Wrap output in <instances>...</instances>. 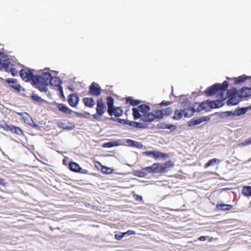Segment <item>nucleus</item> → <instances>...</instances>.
Listing matches in <instances>:
<instances>
[{
	"label": "nucleus",
	"mask_w": 251,
	"mask_h": 251,
	"mask_svg": "<svg viewBox=\"0 0 251 251\" xmlns=\"http://www.w3.org/2000/svg\"><path fill=\"white\" fill-rule=\"evenodd\" d=\"M52 75L50 72H42L40 75H35L33 79V86L41 92L46 93L48 91L47 86L49 85Z\"/></svg>",
	"instance_id": "obj_1"
},
{
	"label": "nucleus",
	"mask_w": 251,
	"mask_h": 251,
	"mask_svg": "<svg viewBox=\"0 0 251 251\" xmlns=\"http://www.w3.org/2000/svg\"><path fill=\"white\" fill-rule=\"evenodd\" d=\"M229 82L225 80L222 83H216L208 87L204 91L205 96L211 97L218 93V97H223L228 87Z\"/></svg>",
	"instance_id": "obj_2"
},
{
	"label": "nucleus",
	"mask_w": 251,
	"mask_h": 251,
	"mask_svg": "<svg viewBox=\"0 0 251 251\" xmlns=\"http://www.w3.org/2000/svg\"><path fill=\"white\" fill-rule=\"evenodd\" d=\"M54 103L56 105L59 110L63 113L66 114H71L72 113H74L80 118L88 119V116H86V114L79 112L73 111L64 104L59 103L56 102H54Z\"/></svg>",
	"instance_id": "obj_3"
},
{
	"label": "nucleus",
	"mask_w": 251,
	"mask_h": 251,
	"mask_svg": "<svg viewBox=\"0 0 251 251\" xmlns=\"http://www.w3.org/2000/svg\"><path fill=\"white\" fill-rule=\"evenodd\" d=\"M33 69L27 68V70L22 69L19 72V75L22 79L25 82L31 81V84L33 86V79L35 75L33 74Z\"/></svg>",
	"instance_id": "obj_4"
},
{
	"label": "nucleus",
	"mask_w": 251,
	"mask_h": 251,
	"mask_svg": "<svg viewBox=\"0 0 251 251\" xmlns=\"http://www.w3.org/2000/svg\"><path fill=\"white\" fill-rule=\"evenodd\" d=\"M150 174H163L164 171L162 164L159 163H154L151 166H147L143 168Z\"/></svg>",
	"instance_id": "obj_5"
},
{
	"label": "nucleus",
	"mask_w": 251,
	"mask_h": 251,
	"mask_svg": "<svg viewBox=\"0 0 251 251\" xmlns=\"http://www.w3.org/2000/svg\"><path fill=\"white\" fill-rule=\"evenodd\" d=\"M101 88L100 86L95 82H93L89 86L88 95L98 97L101 93Z\"/></svg>",
	"instance_id": "obj_6"
},
{
	"label": "nucleus",
	"mask_w": 251,
	"mask_h": 251,
	"mask_svg": "<svg viewBox=\"0 0 251 251\" xmlns=\"http://www.w3.org/2000/svg\"><path fill=\"white\" fill-rule=\"evenodd\" d=\"M6 83H7L9 86L13 89L16 90L18 92L21 91L25 92V89L24 88H22V86L16 78H9L5 80Z\"/></svg>",
	"instance_id": "obj_7"
},
{
	"label": "nucleus",
	"mask_w": 251,
	"mask_h": 251,
	"mask_svg": "<svg viewBox=\"0 0 251 251\" xmlns=\"http://www.w3.org/2000/svg\"><path fill=\"white\" fill-rule=\"evenodd\" d=\"M221 99H217L215 100H209V108L210 109H216L223 106L225 103L223 102L224 100H226V97H225V95L223 97H219Z\"/></svg>",
	"instance_id": "obj_8"
},
{
	"label": "nucleus",
	"mask_w": 251,
	"mask_h": 251,
	"mask_svg": "<svg viewBox=\"0 0 251 251\" xmlns=\"http://www.w3.org/2000/svg\"><path fill=\"white\" fill-rule=\"evenodd\" d=\"M96 112L100 116H102L106 111V106L105 102L102 98L97 100Z\"/></svg>",
	"instance_id": "obj_9"
},
{
	"label": "nucleus",
	"mask_w": 251,
	"mask_h": 251,
	"mask_svg": "<svg viewBox=\"0 0 251 251\" xmlns=\"http://www.w3.org/2000/svg\"><path fill=\"white\" fill-rule=\"evenodd\" d=\"M233 113V111H226L220 112H216L213 114L217 115L218 118L226 121L227 120L233 119L234 116Z\"/></svg>",
	"instance_id": "obj_10"
},
{
	"label": "nucleus",
	"mask_w": 251,
	"mask_h": 251,
	"mask_svg": "<svg viewBox=\"0 0 251 251\" xmlns=\"http://www.w3.org/2000/svg\"><path fill=\"white\" fill-rule=\"evenodd\" d=\"M79 98L75 93L70 94L68 97V102L72 107H76L79 102Z\"/></svg>",
	"instance_id": "obj_11"
},
{
	"label": "nucleus",
	"mask_w": 251,
	"mask_h": 251,
	"mask_svg": "<svg viewBox=\"0 0 251 251\" xmlns=\"http://www.w3.org/2000/svg\"><path fill=\"white\" fill-rule=\"evenodd\" d=\"M251 96V88L243 87L238 92V96L240 98H248Z\"/></svg>",
	"instance_id": "obj_12"
},
{
	"label": "nucleus",
	"mask_w": 251,
	"mask_h": 251,
	"mask_svg": "<svg viewBox=\"0 0 251 251\" xmlns=\"http://www.w3.org/2000/svg\"><path fill=\"white\" fill-rule=\"evenodd\" d=\"M58 126L64 130H71L75 127V124L74 123L67 122L66 123L59 122L57 123Z\"/></svg>",
	"instance_id": "obj_13"
},
{
	"label": "nucleus",
	"mask_w": 251,
	"mask_h": 251,
	"mask_svg": "<svg viewBox=\"0 0 251 251\" xmlns=\"http://www.w3.org/2000/svg\"><path fill=\"white\" fill-rule=\"evenodd\" d=\"M233 206L231 204H225L222 201H219L216 205V208L219 211H226L232 209Z\"/></svg>",
	"instance_id": "obj_14"
},
{
	"label": "nucleus",
	"mask_w": 251,
	"mask_h": 251,
	"mask_svg": "<svg viewBox=\"0 0 251 251\" xmlns=\"http://www.w3.org/2000/svg\"><path fill=\"white\" fill-rule=\"evenodd\" d=\"M63 81L58 76H53L50 79V84L57 88L62 87Z\"/></svg>",
	"instance_id": "obj_15"
},
{
	"label": "nucleus",
	"mask_w": 251,
	"mask_h": 251,
	"mask_svg": "<svg viewBox=\"0 0 251 251\" xmlns=\"http://www.w3.org/2000/svg\"><path fill=\"white\" fill-rule=\"evenodd\" d=\"M142 121L146 123H151L155 120L154 112H148L145 115H143Z\"/></svg>",
	"instance_id": "obj_16"
},
{
	"label": "nucleus",
	"mask_w": 251,
	"mask_h": 251,
	"mask_svg": "<svg viewBox=\"0 0 251 251\" xmlns=\"http://www.w3.org/2000/svg\"><path fill=\"white\" fill-rule=\"evenodd\" d=\"M85 106L91 108L95 104V101L93 98L85 97L82 100Z\"/></svg>",
	"instance_id": "obj_17"
},
{
	"label": "nucleus",
	"mask_w": 251,
	"mask_h": 251,
	"mask_svg": "<svg viewBox=\"0 0 251 251\" xmlns=\"http://www.w3.org/2000/svg\"><path fill=\"white\" fill-rule=\"evenodd\" d=\"M68 168L71 171L78 173L80 169V166L76 162L71 161L69 163Z\"/></svg>",
	"instance_id": "obj_18"
},
{
	"label": "nucleus",
	"mask_w": 251,
	"mask_h": 251,
	"mask_svg": "<svg viewBox=\"0 0 251 251\" xmlns=\"http://www.w3.org/2000/svg\"><path fill=\"white\" fill-rule=\"evenodd\" d=\"M247 112L246 107H238L235 110L233 111L234 117L235 116H240L245 114Z\"/></svg>",
	"instance_id": "obj_19"
},
{
	"label": "nucleus",
	"mask_w": 251,
	"mask_h": 251,
	"mask_svg": "<svg viewBox=\"0 0 251 251\" xmlns=\"http://www.w3.org/2000/svg\"><path fill=\"white\" fill-rule=\"evenodd\" d=\"M141 102V100L134 99L132 97H127L126 98V103H129L133 106H138Z\"/></svg>",
	"instance_id": "obj_20"
},
{
	"label": "nucleus",
	"mask_w": 251,
	"mask_h": 251,
	"mask_svg": "<svg viewBox=\"0 0 251 251\" xmlns=\"http://www.w3.org/2000/svg\"><path fill=\"white\" fill-rule=\"evenodd\" d=\"M1 66H2V69H3L5 72H9V68L11 64L9 56L4 58L3 60L1 61Z\"/></svg>",
	"instance_id": "obj_21"
},
{
	"label": "nucleus",
	"mask_w": 251,
	"mask_h": 251,
	"mask_svg": "<svg viewBox=\"0 0 251 251\" xmlns=\"http://www.w3.org/2000/svg\"><path fill=\"white\" fill-rule=\"evenodd\" d=\"M121 145L120 140H115L113 141H110L108 142L104 143L102 147L106 148H110L116 146Z\"/></svg>",
	"instance_id": "obj_22"
},
{
	"label": "nucleus",
	"mask_w": 251,
	"mask_h": 251,
	"mask_svg": "<svg viewBox=\"0 0 251 251\" xmlns=\"http://www.w3.org/2000/svg\"><path fill=\"white\" fill-rule=\"evenodd\" d=\"M169 157L168 153H165L163 152L154 150L153 158L157 160L159 158L166 159Z\"/></svg>",
	"instance_id": "obj_23"
},
{
	"label": "nucleus",
	"mask_w": 251,
	"mask_h": 251,
	"mask_svg": "<svg viewBox=\"0 0 251 251\" xmlns=\"http://www.w3.org/2000/svg\"><path fill=\"white\" fill-rule=\"evenodd\" d=\"M226 96L225 97L226 98H228L230 97L235 96L236 95H238V90L236 87H231L229 89H227V90L226 91Z\"/></svg>",
	"instance_id": "obj_24"
},
{
	"label": "nucleus",
	"mask_w": 251,
	"mask_h": 251,
	"mask_svg": "<svg viewBox=\"0 0 251 251\" xmlns=\"http://www.w3.org/2000/svg\"><path fill=\"white\" fill-rule=\"evenodd\" d=\"M251 76L243 75L235 78L234 83L235 84H240L245 82L247 80L250 79Z\"/></svg>",
	"instance_id": "obj_25"
},
{
	"label": "nucleus",
	"mask_w": 251,
	"mask_h": 251,
	"mask_svg": "<svg viewBox=\"0 0 251 251\" xmlns=\"http://www.w3.org/2000/svg\"><path fill=\"white\" fill-rule=\"evenodd\" d=\"M184 95H181L180 96V98L179 99V103L183 107H191V102L188 99H182Z\"/></svg>",
	"instance_id": "obj_26"
},
{
	"label": "nucleus",
	"mask_w": 251,
	"mask_h": 251,
	"mask_svg": "<svg viewBox=\"0 0 251 251\" xmlns=\"http://www.w3.org/2000/svg\"><path fill=\"white\" fill-rule=\"evenodd\" d=\"M132 115L133 117V119L135 120L140 119L141 121H142L143 115L141 114L140 112V111L137 108V107H133L132 108Z\"/></svg>",
	"instance_id": "obj_27"
},
{
	"label": "nucleus",
	"mask_w": 251,
	"mask_h": 251,
	"mask_svg": "<svg viewBox=\"0 0 251 251\" xmlns=\"http://www.w3.org/2000/svg\"><path fill=\"white\" fill-rule=\"evenodd\" d=\"M137 108L139 111H140L141 113L143 114V115H145L151 110L150 106L149 105L146 104H142L139 105L137 106Z\"/></svg>",
	"instance_id": "obj_28"
},
{
	"label": "nucleus",
	"mask_w": 251,
	"mask_h": 251,
	"mask_svg": "<svg viewBox=\"0 0 251 251\" xmlns=\"http://www.w3.org/2000/svg\"><path fill=\"white\" fill-rule=\"evenodd\" d=\"M191 107L184 108L183 109V114L185 118L192 117L195 113H193V110L191 109Z\"/></svg>",
	"instance_id": "obj_29"
},
{
	"label": "nucleus",
	"mask_w": 251,
	"mask_h": 251,
	"mask_svg": "<svg viewBox=\"0 0 251 251\" xmlns=\"http://www.w3.org/2000/svg\"><path fill=\"white\" fill-rule=\"evenodd\" d=\"M191 110H193V113H199L203 110L201 102H195L194 104L191 106Z\"/></svg>",
	"instance_id": "obj_30"
},
{
	"label": "nucleus",
	"mask_w": 251,
	"mask_h": 251,
	"mask_svg": "<svg viewBox=\"0 0 251 251\" xmlns=\"http://www.w3.org/2000/svg\"><path fill=\"white\" fill-rule=\"evenodd\" d=\"M183 116V109H176L174 111V115L172 117V119L175 120H179Z\"/></svg>",
	"instance_id": "obj_31"
},
{
	"label": "nucleus",
	"mask_w": 251,
	"mask_h": 251,
	"mask_svg": "<svg viewBox=\"0 0 251 251\" xmlns=\"http://www.w3.org/2000/svg\"><path fill=\"white\" fill-rule=\"evenodd\" d=\"M11 132L16 134L18 135L24 136L23 130L19 127L12 125L10 130Z\"/></svg>",
	"instance_id": "obj_32"
},
{
	"label": "nucleus",
	"mask_w": 251,
	"mask_h": 251,
	"mask_svg": "<svg viewBox=\"0 0 251 251\" xmlns=\"http://www.w3.org/2000/svg\"><path fill=\"white\" fill-rule=\"evenodd\" d=\"M163 166V170L164 173H166L169 171V169L172 168L174 164L171 160H168L166 161L164 164H162Z\"/></svg>",
	"instance_id": "obj_33"
},
{
	"label": "nucleus",
	"mask_w": 251,
	"mask_h": 251,
	"mask_svg": "<svg viewBox=\"0 0 251 251\" xmlns=\"http://www.w3.org/2000/svg\"><path fill=\"white\" fill-rule=\"evenodd\" d=\"M239 100L235 98H228L226 101V104L227 106H235L239 103Z\"/></svg>",
	"instance_id": "obj_34"
},
{
	"label": "nucleus",
	"mask_w": 251,
	"mask_h": 251,
	"mask_svg": "<svg viewBox=\"0 0 251 251\" xmlns=\"http://www.w3.org/2000/svg\"><path fill=\"white\" fill-rule=\"evenodd\" d=\"M30 98L32 100L41 103H47V101L46 100L43 99L36 94H32L30 96Z\"/></svg>",
	"instance_id": "obj_35"
},
{
	"label": "nucleus",
	"mask_w": 251,
	"mask_h": 251,
	"mask_svg": "<svg viewBox=\"0 0 251 251\" xmlns=\"http://www.w3.org/2000/svg\"><path fill=\"white\" fill-rule=\"evenodd\" d=\"M155 119L161 120L164 118L163 110L156 109L154 111Z\"/></svg>",
	"instance_id": "obj_36"
},
{
	"label": "nucleus",
	"mask_w": 251,
	"mask_h": 251,
	"mask_svg": "<svg viewBox=\"0 0 251 251\" xmlns=\"http://www.w3.org/2000/svg\"><path fill=\"white\" fill-rule=\"evenodd\" d=\"M242 194L246 197L251 196V186H245L242 188Z\"/></svg>",
	"instance_id": "obj_37"
},
{
	"label": "nucleus",
	"mask_w": 251,
	"mask_h": 251,
	"mask_svg": "<svg viewBox=\"0 0 251 251\" xmlns=\"http://www.w3.org/2000/svg\"><path fill=\"white\" fill-rule=\"evenodd\" d=\"M113 115L117 117H121L123 114V110L121 107H114Z\"/></svg>",
	"instance_id": "obj_38"
},
{
	"label": "nucleus",
	"mask_w": 251,
	"mask_h": 251,
	"mask_svg": "<svg viewBox=\"0 0 251 251\" xmlns=\"http://www.w3.org/2000/svg\"><path fill=\"white\" fill-rule=\"evenodd\" d=\"M99 164L101 167L100 170L102 173L105 174H111L112 173L113 170L111 168L103 166L100 163H99Z\"/></svg>",
	"instance_id": "obj_39"
},
{
	"label": "nucleus",
	"mask_w": 251,
	"mask_h": 251,
	"mask_svg": "<svg viewBox=\"0 0 251 251\" xmlns=\"http://www.w3.org/2000/svg\"><path fill=\"white\" fill-rule=\"evenodd\" d=\"M106 104L107 107L108 108V109L110 107H115L114 104V99L111 96H107L106 98Z\"/></svg>",
	"instance_id": "obj_40"
},
{
	"label": "nucleus",
	"mask_w": 251,
	"mask_h": 251,
	"mask_svg": "<svg viewBox=\"0 0 251 251\" xmlns=\"http://www.w3.org/2000/svg\"><path fill=\"white\" fill-rule=\"evenodd\" d=\"M187 126L188 127H193L200 125L198 119H192L190 121L187 122Z\"/></svg>",
	"instance_id": "obj_41"
},
{
	"label": "nucleus",
	"mask_w": 251,
	"mask_h": 251,
	"mask_svg": "<svg viewBox=\"0 0 251 251\" xmlns=\"http://www.w3.org/2000/svg\"><path fill=\"white\" fill-rule=\"evenodd\" d=\"M203 109L206 112H208L210 110L209 108V100H203L201 102Z\"/></svg>",
	"instance_id": "obj_42"
},
{
	"label": "nucleus",
	"mask_w": 251,
	"mask_h": 251,
	"mask_svg": "<svg viewBox=\"0 0 251 251\" xmlns=\"http://www.w3.org/2000/svg\"><path fill=\"white\" fill-rule=\"evenodd\" d=\"M133 175L139 177H144L147 175V174L141 170H135L133 172Z\"/></svg>",
	"instance_id": "obj_43"
},
{
	"label": "nucleus",
	"mask_w": 251,
	"mask_h": 251,
	"mask_svg": "<svg viewBox=\"0 0 251 251\" xmlns=\"http://www.w3.org/2000/svg\"><path fill=\"white\" fill-rule=\"evenodd\" d=\"M148 125L146 124H143L141 122H135L134 127L139 129H145L148 128Z\"/></svg>",
	"instance_id": "obj_44"
},
{
	"label": "nucleus",
	"mask_w": 251,
	"mask_h": 251,
	"mask_svg": "<svg viewBox=\"0 0 251 251\" xmlns=\"http://www.w3.org/2000/svg\"><path fill=\"white\" fill-rule=\"evenodd\" d=\"M214 115V114H211L209 116H201L199 117L198 119L200 124H201L203 122H207L209 121L210 120V118L211 116Z\"/></svg>",
	"instance_id": "obj_45"
},
{
	"label": "nucleus",
	"mask_w": 251,
	"mask_h": 251,
	"mask_svg": "<svg viewBox=\"0 0 251 251\" xmlns=\"http://www.w3.org/2000/svg\"><path fill=\"white\" fill-rule=\"evenodd\" d=\"M162 110H163L164 116L166 117L171 115L173 112V109L170 107L162 109Z\"/></svg>",
	"instance_id": "obj_46"
},
{
	"label": "nucleus",
	"mask_w": 251,
	"mask_h": 251,
	"mask_svg": "<svg viewBox=\"0 0 251 251\" xmlns=\"http://www.w3.org/2000/svg\"><path fill=\"white\" fill-rule=\"evenodd\" d=\"M131 195L136 201L139 202L143 201L142 196L137 194L134 191L131 192Z\"/></svg>",
	"instance_id": "obj_47"
},
{
	"label": "nucleus",
	"mask_w": 251,
	"mask_h": 251,
	"mask_svg": "<svg viewBox=\"0 0 251 251\" xmlns=\"http://www.w3.org/2000/svg\"><path fill=\"white\" fill-rule=\"evenodd\" d=\"M218 160V159L216 158L210 159L206 164H205L204 167L207 168L210 166L214 165Z\"/></svg>",
	"instance_id": "obj_48"
},
{
	"label": "nucleus",
	"mask_w": 251,
	"mask_h": 251,
	"mask_svg": "<svg viewBox=\"0 0 251 251\" xmlns=\"http://www.w3.org/2000/svg\"><path fill=\"white\" fill-rule=\"evenodd\" d=\"M12 125H8L5 122H3L2 124L0 125V126L5 130L10 131L11 130Z\"/></svg>",
	"instance_id": "obj_49"
},
{
	"label": "nucleus",
	"mask_w": 251,
	"mask_h": 251,
	"mask_svg": "<svg viewBox=\"0 0 251 251\" xmlns=\"http://www.w3.org/2000/svg\"><path fill=\"white\" fill-rule=\"evenodd\" d=\"M168 124L164 122L160 123L157 125L156 128L160 129H167Z\"/></svg>",
	"instance_id": "obj_50"
},
{
	"label": "nucleus",
	"mask_w": 251,
	"mask_h": 251,
	"mask_svg": "<svg viewBox=\"0 0 251 251\" xmlns=\"http://www.w3.org/2000/svg\"><path fill=\"white\" fill-rule=\"evenodd\" d=\"M154 150L142 152L143 155H145L148 156H151L153 158L154 157Z\"/></svg>",
	"instance_id": "obj_51"
},
{
	"label": "nucleus",
	"mask_w": 251,
	"mask_h": 251,
	"mask_svg": "<svg viewBox=\"0 0 251 251\" xmlns=\"http://www.w3.org/2000/svg\"><path fill=\"white\" fill-rule=\"evenodd\" d=\"M126 143L128 144L130 147H134L136 143V141L130 139H127L126 140Z\"/></svg>",
	"instance_id": "obj_52"
},
{
	"label": "nucleus",
	"mask_w": 251,
	"mask_h": 251,
	"mask_svg": "<svg viewBox=\"0 0 251 251\" xmlns=\"http://www.w3.org/2000/svg\"><path fill=\"white\" fill-rule=\"evenodd\" d=\"M172 103H173L172 101L162 100L159 103V105H160V106H167L168 105H170L172 104Z\"/></svg>",
	"instance_id": "obj_53"
},
{
	"label": "nucleus",
	"mask_w": 251,
	"mask_h": 251,
	"mask_svg": "<svg viewBox=\"0 0 251 251\" xmlns=\"http://www.w3.org/2000/svg\"><path fill=\"white\" fill-rule=\"evenodd\" d=\"M115 238L117 240H121L123 238L122 232L120 231L115 232Z\"/></svg>",
	"instance_id": "obj_54"
},
{
	"label": "nucleus",
	"mask_w": 251,
	"mask_h": 251,
	"mask_svg": "<svg viewBox=\"0 0 251 251\" xmlns=\"http://www.w3.org/2000/svg\"><path fill=\"white\" fill-rule=\"evenodd\" d=\"M167 129H169L171 132L175 131L177 129V126L173 124H168Z\"/></svg>",
	"instance_id": "obj_55"
},
{
	"label": "nucleus",
	"mask_w": 251,
	"mask_h": 251,
	"mask_svg": "<svg viewBox=\"0 0 251 251\" xmlns=\"http://www.w3.org/2000/svg\"><path fill=\"white\" fill-rule=\"evenodd\" d=\"M57 89H58V90L59 91V97L61 99H63L64 100H65V95H64V94L63 87L62 86L60 87L57 88Z\"/></svg>",
	"instance_id": "obj_56"
},
{
	"label": "nucleus",
	"mask_w": 251,
	"mask_h": 251,
	"mask_svg": "<svg viewBox=\"0 0 251 251\" xmlns=\"http://www.w3.org/2000/svg\"><path fill=\"white\" fill-rule=\"evenodd\" d=\"M19 114L22 117L23 119L24 120L25 122H26L27 118H30L29 115L27 113H20Z\"/></svg>",
	"instance_id": "obj_57"
},
{
	"label": "nucleus",
	"mask_w": 251,
	"mask_h": 251,
	"mask_svg": "<svg viewBox=\"0 0 251 251\" xmlns=\"http://www.w3.org/2000/svg\"><path fill=\"white\" fill-rule=\"evenodd\" d=\"M8 183L5 182L4 178L0 177V185L2 187H6L8 186Z\"/></svg>",
	"instance_id": "obj_58"
},
{
	"label": "nucleus",
	"mask_w": 251,
	"mask_h": 251,
	"mask_svg": "<svg viewBox=\"0 0 251 251\" xmlns=\"http://www.w3.org/2000/svg\"><path fill=\"white\" fill-rule=\"evenodd\" d=\"M9 72H10L11 75L13 76H15L17 75V71L15 68L12 67Z\"/></svg>",
	"instance_id": "obj_59"
},
{
	"label": "nucleus",
	"mask_w": 251,
	"mask_h": 251,
	"mask_svg": "<svg viewBox=\"0 0 251 251\" xmlns=\"http://www.w3.org/2000/svg\"><path fill=\"white\" fill-rule=\"evenodd\" d=\"M250 144H251V137L246 139L244 142L242 143V145L243 146Z\"/></svg>",
	"instance_id": "obj_60"
},
{
	"label": "nucleus",
	"mask_w": 251,
	"mask_h": 251,
	"mask_svg": "<svg viewBox=\"0 0 251 251\" xmlns=\"http://www.w3.org/2000/svg\"><path fill=\"white\" fill-rule=\"evenodd\" d=\"M8 57V55L5 54L3 52L0 51V61L1 62L3 60L4 58Z\"/></svg>",
	"instance_id": "obj_61"
},
{
	"label": "nucleus",
	"mask_w": 251,
	"mask_h": 251,
	"mask_svg": "<svg viewBox=\"0 0 251 251\" xmlns=\"http://www.w3.org/2000/svg\"><path fill=\"white\" fill-rule=\"evenodd\" d=\"M106 110H107V113H108V114L110 116H112V115H113V113H114L113 107H110L109 108V109H108V108H107Z\"/></svg>",
	"instance_id": "obj_62"
},
{
	"label": "nucleus",
	"mask_w": 251,
	"mask_h": 251,
	"mask_svg": "<svg viewBox=\"0 0 251 251\" xmlns=\"http://www.w3.org/2000/svg\"><path fill=\"white\" fill-rule=\"evenodd\" d=\"M135 122L136 121H131L128 120H127L126 125H127L129 126H133L134 127Z\"/></svg>",
	"instance_id": "obj_63"
},
{
	"label": "nucleus",
	"mask_w": 251,
	"mask_h": 251,
	"mask_svg": "<svg viewBox=\"0 0 251 251\" xmlns=\"http://www.w3.org/2000/svg\"><path fill=\"white\" fill-rule=\"evenodd\" d=\"M143 147V145H142V144L136 141V143L135 144L134 147L139 149H142Z\"/></svg>",
	"instance_id": "obj_64"
}]
</instances>
